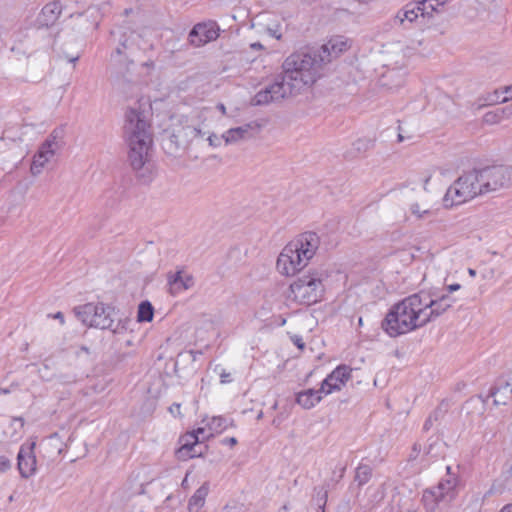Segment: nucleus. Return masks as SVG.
<instances>
[{
  "instance_id": "49530a36",
  "label": "nucleus",
  "mask_w": 512,
  "mask_h": 512,
  "mask_svg": "<svg viewBox=\"0 0 512 512\" xmlns=\"http://www.w3.org/2000/svg\"><path fill=\"white\" fill-rule=\"evenodd\" d=\"M13 424L18 426L19 428H23L24 427V419L19 417V418H14L13 419Z\"/></svg>"
},
{
  "instance_id": "c03bdc74",
  "label": "nucleus",
  "mask_w": 512,
  "mask_h": 512,
  "mask_svg": "<svg viewBox=\"0 0 512 512\" xmlns=\"http://www.w3.org/2000/svg\"><path fill=\"white\" fill-rule=\"evenodd\" d=\"M503 109L505 111V115H506L507 119L512 118V101L510 102L509 105L503 107Z\"/></svg>"
},
{
  "instance_id": "9d476101",
  "label": "nucleus",
  "mask_w": 512,
  "mask_h": 512,
  "mask_svg": "<svg viewBox=\"0 0 512 512\" xmlns=\"http://www.w3.org/2000/svg\"><path fill=\"white\" fill-rule=\"evenodd\" d=\"M62 147V140L55 132L50 134L47 139L39 146L34 154L30 166L32 176H39L44 169L53 162L57 153Z\"/></svg>"
},
{
  "instance_id": "7ed1b4c3",
  "label": "nucleus",
  "mask_w": 512,
  "mask_h": 512,
  "mask_svg": "<svg viewBox=\"0 0 512 512\" xmlns=\"http://www.w3.org/2000/svg\"><path fill=\"white\" fill-rule=\"evenodd\" d=\"M123 138L132 169L141 171L150 162L153 151L150 105L142 99L125 111Z\"/></svg>"
},
{
  "instance_id": "a19ab883",
  "label": "nucleus",
  "mask_w": 512,
  "mask_h": 512,
  "mask_svg": "<svg viewBox=\"0 0 512 512\" xmlns=\"http://www.w3.org/2000/svg\"><path fill=\"white\" fill-rule=\"evenodd\" d=\"M221 442L224 445H228L230 447H234V446L237 445L238 440L235 437H228V438H224Z\"/></svg>"
},
{
  "instance_id": "bf43d9fd",
  "label": "nucleus",
  "mask_w": 512,
  "mask_h": 512,
  "mask_svg": "<svg viewBox=\"0 0 512 512\" xmlns=\"http://www.w3.org/2000/svg\"><path fill=\"white\" fill-rule=\"evenodd\" d=\"M404 83L403 79L398 83V86H401Z\"/></svg>"
},
{
  "instance_id": "5701e85b",
  "label": "nucleus",
  "mask_w": 512,
  "mask_h": 512,
  "mask_svg": "<svg viewBox=\"0 0 512 512\" xmlns=\"http://www.w3.org/2000/svg\"><path fill=\"white\" fill-rule=\"evenodd\" d=\"M459 484L457 475L451 473V467L447 466V477L443 478L436 487L437 493L442 494L445 500H452L456 497V488Z\"/></svg>"
},
{
  "instance_id": "2eb2a0df",
  "label": "nucleus",
  "mask_w": 512,
  "mask_h": 512,
  "mask_svg": "<svg viewBox=\"0 0 512 512\" xmlns=\"http://www.w3.org/2000/svg\"><path fill=\"white\" fill-rule=\"evenodd\" d=\"M432 15L433 7L429 4V2L419 1L416 3L407 4L396 14L395 19L398 20L400 24H404L405 22L412 23L418 18H430Z\"/></svg>"
},
{
  "instance_id": "0eeeda50",
  "label": "nucleus",
  "mask_w": 512,
  "mask_h": 512,
  "mask_svg": "<svg viewBox=\"0 0 512 512\" xmlns=\"http://www.w3.org/2000/svg\"><path fill=\"white\" fill-rule=\"evenodd\" d=\"M328 273L321 269H310L294 280L288 287V299L303 305L320 302L325 294Z\"/></svg>"
},
{
  "instance_id": "6ab92c4d",
  "label": "nucleus",
  "mask_w": 512,
  "mask_h": 512,
  "mask_svg": "<svg viewBox=\"0 0 512 512\" xmlns=\"http://www.w3.org/2000/svg\"><path fill=\"white\" fill-rule=\"evenodd\" d=\"M200 443L199 435L194 432H187L179 438L180 447L176 451V456L182 461L193 457L201 456L202 451L197 450Z\"/></svg>"
},
{
  "instance_id": "20e7f679",
  "label": "nucleus",
  "mask_w": 512,
  "mask_h": 512,
  "mask_svg": "<svg viewBox=\"0 0 512 512\" xmlns=\"http://www.w3.org/2000/svg\"><path fill=\"white\" fill-rule=\"evenodd\" d=\"M320 238L314 232H305L288 242L276 260L277 272L287 278L300 273L315 256Z\"/></svg>"
},
{
  "instance_id": "9b49d317",
  "label": "nucleus",
  "mask_w": 512,
  "mask_h": 512,
  "mask_svg": "<svg viewBox=\"0 0 512 512\" xmlns=\"http://www.w3.org/2000/svg\"><path fill=\"white\" fill-rule=\"evenodd\" d=\"M295 95L296 93L282 74L273 83L258 91L252 98L251 103L255 106H263Z\"/></svg>"
},
{
  "instance_id": "f257e3e1",
  "label": "nucleus",
  "mask_w": 512,
  "mask_h": 512,
  "mask_svg": "<svg viewBox=\"0 0 512 512\" xmlns=\"http://www.w3.org/2000/svg\"><path fill=\"white\" fill-rule=\"evenodd\" d=\"M214 117L215 112L210 107H197L188 114L173 115L169 126L164 130L166 149L174 153L180 148L188 147L198 138H205L208 146L216 149L222 142L225 145H232L253 138L261 128L257 122H250L218 135L210 130Z\"/></svg>"
},
{
  "instance_id": "1a4fd4ad",
  "label": "nucleus",
  "mask_w": 512,
  "mask_h": 512,
  "mask_svg": "<svg viewBox=\"0 0 512 512\" xmlns=\"http://www.w3.org/2000/svg\"><path fill=\"white\" fill-rule=\"evenodd\" d=\"M482 193L488 194L512 187V167L494 166L478 170Z\"/></svg>"
},
{
  "instance_id": "c756f323",
  "label": "nucleus",
  "mask_w": 512,
  "mask_h": 512,
  "mask_svg": "<svg viewBox=\"0 0 512 512\" xmlns=\"http://www.w3.org/2000/svg\"><path fill=\"white\" fill-rule=\"evenodd\" d=\"M154 316V308L149 301H143L138 306L137 321L151 322Z\"/></svg>"
},
{
  "instance_id": "423d86ee",
  "label": "nucleus",
  "mask_w": 512,
  "mask_h": 512,
  "mask_svg": "<svg viewBox=\"0 0 512 512\" xmlns=\"http://www.w3.org/2000/svg\"><path fill=\"white\" fill-rule=\"evenodd\" d=\"M322 61L308 53H293L283 62V75L297 94L310 88L321 77Z\"/></svg>"
},
{
  "instance_id": "f3484780",
  "label": "nucleus",
  "mask_w": 512,
  "mask_h": 512,
  "mask_svg": "<svg viewBox=\"0 0 512 512\" xmlns=\"http://www.w3.org/2000/svg\"><path fill=\"white\" fill-rule=\"evenodd\" d=\"M36 441L25 443L21 446L18 453V469L24 478L32 476L37 469V461L34 453Z\"/></svg>"
},
{
  "instance_id": "09e8293b",
  "label": "nucleus",
  "mask_w": 512,
  "mask_h": 512,
  "mask_svg": "<svg viewBox=\"0 0 512 512\" xmlns=\"http://www.w3.org/2000/svg\"><path fill=\"white\" fill-rule=\"evenodd\" d=\"M79 57H80L79 53H76L74 55H66V59L69 62H73V63H75L79 59Z\"/></svg>"
},
{
  "instance_id": "b1692460",
  "label": "nucleus",
  "mask_w": 512,
  "mask_h": 512,
  "mask_svg": "<svg viewBox=\"0 0 512 512\" xmlns=\"http://www.w3.org/2000/svg\"><path fill=\"white\" fill-rule=\"evenodd\" d=\"M209 490V484L207 482L203 483L188 500L187 510L189 512L200 511L205 505Z\"/></svg>"
},
{
  "instance_id": "f8f14e48",
  "label": "nucleus",
  "mask_w": 512,
  "mask_h": 512,
  "mask_svg": "<svg viewBox=\"0 0 512 512\" xmlns=\"http://www.w3.org/2000/svg\"><path fill=\"white\" fill-rule=\"evenodd\" d=\"M436 203L437 196L434 193L420 190L409 199L408 211L415 219L423 220L435 214Z\"/></svg>"
},
{
  "instance_id": "603ef678",
  "label": "nucleus",
  "mask_w": 512,
  "mask_h": 512,
  "mask_svg": "<svg viewBox=\"0 0 512 512\" xmlns=\"http://www.w3.org/2000/svg\"><path fill=\"white\" fill-rule=\"evenodd\" d=\"M250 47H251L252 49H263V45H262L261 43H259V42L252 43V44L250 45Z\"/></svg>"
},
{
  "instance_id": "ddd939ff",
  "label": "nucleus",
  "mask_w": 512,
  "mask_h": 512,
  "mask_svg": "<svg viewBox=\"0 0 512 512\" xmlns=\"http://www.w3.org/2000/svg\"><path fill=\"white\" fill-rule=\"evenodd\" d=\"M352 369L346 365L336 367L322 382L321 391L324 395L342 390L351 378Z\"/></svg>"
},
{
  "instance_id": "a18cd8bd",
  "label": "nucleus",
  "mask_w": 512,
  "mask_h": 512,
  "mask_svg": "<svg viewBox=\"0 0 512 512\" xmlns=\"http://www.w3.org/2000/svg\"><path fill=\"white\" fill-rule=\"evenodd\" d=\"M503 109L505 111V115H506L507 119L512 118V101L510 102L509 105L503 107Z\"/></svg>"
},
{
  "instance_id": "a878e982",
  "label": "nucleus",
  "mask_w": 512,
  "mask_h": 512,
  "mask_svg": "<svg viewBox=\"0 0 512 512\" xmlns=\"http://www.w3.org/2000/svg\"><path fill=\"white\" fill-rule=\"evenodd\" d=\"M61 13V5L58 2H51L45 5L38 18V22L42 26L53 24Z\"/></svg>"
},
{
  "instance_id": "412c9836",
  "label": "nucleus",
  "mask_w": 512,
  "mask_h": 512,
  "mask_svg": "<svg viewBox=\"0 0 512 512\" xmlns=\"http://www.w3.org/2000/svg\"><path fill=\"white\" fill-rule=\"evenodd\" d=\"M168 283L170 286V292L176 295L191 289L194 286L195 281L194 277L190 273L178 271L169 276Z\"/></svg>"
},
{
  "instance_id": "aec40b11",
  "label": "nucleus",
  "mask_w": 512,
  "mask_h": 512,
  "mask_svg": "<svg viewBox=\"0 0 512 512\" xmlns=\"http://www.w3.org/2000/svg\"><path fill=\"white\" fill-rule=\"evenodd\" d=\"M99 21V12L96 9H88L84 13L78 14L73 18L74 25L80 33L96 30Z\"/></svg>"
},
{
  "instance_id": "2f4dec72",
  "label": "nucleus",
  "mask_w": 512,
  "mask_h": 512,
  "mask_svg": "<svg viewBox=\"0 0 512 512\" xmlns=\"http://www.w3.org/2000/svg\"><path fill=\"white\" fill-rule=\"evenodd\" d=\"M440 170L436 167L426 169L420 176L421 191L431 192L429 190L430 183L433 177L439 173Z\"/></svg>"
},
{
  "instance_id": "6e6d98bb",
  "label": "nucleus",
  "mask_w": 512,
  "mask_h": 512,
  "mask_svg": "<svg viewBox=\"0 0 512 512\" xmlns=\"http://www.w3.org/2000/svg\"><path fill=\"white\" fill-rule=\"evenodd\" d=\"M9 393V390L8 389H2L0 388V394H8Z\"/></svg>"
},
{
  "instance_id": "393cba45",
  "label": "nucleus",
  "mask_w": 512,
  "mask_h": 512,
  "mask_svg": "<svg viewBox=\"0 0 512 512\" xmlns=\"http://www.w3.org/2000/svg\"><path fill=\"white\" fill-rule=\"evenodd\" d=\"M322 395L321 388L318 390L307 389L297 394L296 402L304 409H311L321 401Z\"/></svg>"
},
{
  "instance_id": "a211bd4d",
  "label": "nucleus",
  "mask_w": 512,
  "mask_h": 512,
  "mask_svg": "<svg viewBox=\"0 0 512 512\" xmlns=\"http://www.w3.org/2000/svg\"><path fill=\"white\" fill-rule=\"evenodd\" d=\"M408 58L406 45L401 41L384 45L380 51V59L386 66L403 65Z\"/></svg>"
},
{
  "instance_id": "58836bf2",
  "label": "nucleus",
  "mask_w": 512,
  "mask_h": 512,
  "mask_svg": "<svg viewBox=\"0 0 512 512\" xmlns=\"http://www.w3.org/2000/svg\"><path fill=\"white\" fill-rule=\"evenodd\" d=\"M421 451V446L417 443L413 445L412 453L409 456V460H414L418 457L419 453Z\"/></svg>"
},
{
  "instance_id": "cd10ccee",
  "label": "nucleus",
  "mask_w": 512,
  "mask_h": 512,
  "mask_svg": "<svg viewBox=\"0 0 512 512\" xmlns=\"http://www.w3.org/2000/svg\"><path fill=\"white\" fill-rule=\"evenodd\" d=\"M203 423H207V427L209 430V435H215L220 434L224 430H226L230 426H234L233 421H228L227 419L220 417V416H214L211 418H207L203 420Z\"/></svg>"
},
{
  "instance_id": "473e14b6",
  "label": "nucleus",
  "mask_w": 512,
  "mask_h": 512,
  "mask_svg": "<svg viewBox=\"0 0 512 512\" xmlns=\"http://www.w3.org/2000/svg\"><path fill=\"white\" fill-rule=\"evenodd\" d=\"M366 492L372 498V503L379 502L385 495V489L382 484L369 486Z\"/></svg>"
},
{
  "instance_id": "4d7b16f0",
  "label": "nucleus",
  "mask_w": 512,
  "mask_h": 512,
  "mask_svg": "<svg viewBox=\"0 0 512 512\" xmlns=\"http://www.w3.org/2000/svg\"><path fill=\"white\" fill-rule=\"evenodd\" d=\"M296 344H297V346H298L299 348H303V346H304V344H303L300 340H298V341L296 342Z\"/></svg>"
},
{
  "instance_id": "3c124183",
  "label": "nucleus",
  "mask_w": 512,
  "mask_h": 512,
  "mask_svg": "<svg viewBox=\"0 0 512 512\" xmlns=\"http://www.w3.org/2000/svg\"><path fill=\"white\" fill-rule=\"evenodd\" d=\"M499 512H512V504L505 505Z\"/></svg>"
},
{
  "instance_id": "c9c22d12",
  "label": "nucleus",
  "mask_w": 512,
  "mask_h": 512,
  "mask_svg": "<svg viewBox=\"0 0 512 512\" xmlns=\"http://www.w3.org/2000/svg\"><path fill=\"white\" fill-rule=\"evenodd\" d=\"M266 32L271 37H274L276 39H281L282 33H281V27L279 23H274L272 26H267Z\"/></svg>"
},
{
  "instance_id": "052dcab7",
  "label": "nucleus",
  "mask_w": 512,
  "mask_h": 512,
  "mask_svg": "<svg viewBox=\"0 0 512 512\" xmlns=\"http://www.w3.org/2000/svg\"><path fill=\"white\" fill-rule=\"evenodd\" d=\"M359 325H362V318H359Z\"/></svg>"
},
{
  "instance_id": "4468645a",
  "label": "nucleus",
  "mask_w": 512,
  "mask_h": 512,
  "mask_svg": "<svg viewBox=\"0 0 512 512\" xmlns=\"http://www.w3.org/2000/svg\"><path fill=\"white\" fill-rule=\"evenodd\" d=\"M219 37V27L215 22L196 24L190 31L188 39L195 47H201Z\"/></svg>"
},
{
  "instance_id": "f704fd0d",
  "label": "nucleus",
  "mask_w": 512,
  "mask_h": 512,
  "mask_svg": "<svg viewBox=\"0 0 512 512\" xmlns=\"http://www.w3.org/2000/svg\"><path fill=\"white\" fill-rule=\"evenodd\" d=\"M192 432L199 435L200 443L204 442L214 436V435H209L207 423H204V426L198 427L196 430H193Z\"/></svg>"
},
{
  "instance_id": "864d4df0",
  "label": "nucleus",
  "mask_w": 512,
  "mask_h": 512,
  "mask_svg": "<svg viewBox=\"0 0 512 512\" xmlns=\"http://www.w3.org/2000/svg\"><path fill=\"white\" fill-rule=\"evenodd\" d=\"M468 274L471 276V277H475L476 276V271L472 268H469L468 269Z\"/></svg>"
},
{
  "instance_id": "4c0bfd02",
  "label": "nucleus",
  "mask_w": 512,
  "mask_h": 512,
  "mask_svg": "<svg viewBox=\"0 0 512 512\" xmlns=\"http://www.w3.org/2000/svg\"><path fill=\"white\" fill-rule=\"evenodd\" d=\"M222 512H241V506L237 503H228L224 506Z\"/></svg>"
},
{
  "instance_id": "79ce46f5",
  "label": "nucleus",
  "mask_w": 512,
  "mask_h": 512,
  "mask_svg": "<svg viewBox=\"0 0 512 512\" xmlns=\"http://www.w3.org/2000/svg\"><path fill=\"white\" fill-rule=\"evenodd\" d=\"M215 108L222 116H228L227 108L223 103H218Z\"/></svg>"
},
{
  "instance_id": "dca6fc26",
  "label": "nucleus",
  "mask_w": 512,
  "mask_h": 512,
  "mask_svg": "<svg viewBox=\"0 0 512 512\" xmlns=\"http://www.w3.org/2000/svg\"><path fill=\"white\" fill-rule=\"evenodd\" d=\"M352 41L342 35L330 37L320 49L321 61L329 62L350 49Z\"/></svg>"
},
{
  "instance_id": "72a5a7b5",
  "label": "nucleus",
  "mask_w": 512,
  "mask_h": 512,
  "mask_svg": "<svg viewBox=\"0 0 512 512\" xmlns=\"http://www.w3.org/2000/svg\"><path fill=\"white\" fill-rule=\"evenodd\" d=\"M371 477V469L370 467L363 465L359 466L356 470L355 480L360 484H365L369 478Z\"/></svg>"
},
{
  "instance_id": "e433bc0d",
  "label": "nucleus",
  "mask_w": 512,
  "mask_h": 512,
  "mask_svg": "<svg viewBox=\"0 0 512 512\" xmlns=\"http://www.w3.org/2000/svg\"><path fill=\"white\" fill-rule=\"evenodd\" d=\"M421 2H429V4L433 7V13L438 11L440 6H443L448 0H422Z\"/></svg>"
},
{
  "instance_id": "de8ad7c7",
  "label": "nucleus",
  "mask_w": 512,
  "mask_h": 512,
  "mask_svg": "<svg viewBox=\"0 0 512 512\" xmlns=\"http://www.w3.org/2000/svg\"><path fill=\"white\" fill-rule=\"evenodd\" d=\"M53 318L54 319H57L59 320V322L63 325L65 323V320H64V315L62 312H57L53 315Z\"/></svg>"
},
{
  "instance_id": "8fccbe9b",
  "label": "nucleus",
  "mask_w": 512,
  "mask_h": 512,
  "mask_svg": "<svg viewBox=\"0 0 512 512\" xmlns=\"http://www.w3.org/2000/svg\"><path fill=\"white\" fill-rule=\"evenodd\" d=\"M228 377H229V374H228V373H226V372H222V373L220 374L221 382H222V383H226V382H228V380H227V378H228Z\"/></svg>"
},
{
  "instance_id": "c85d7f7f",
  "label": "nucleus",
  "mask_w": 512,
  "mask_h": 512,
  "mask_svg": "<svg viewBox=\"0 0 512 512\" xmlns=\"http://www.w3.org/2000/svg\"><path fill=\"white\" fill-rule=\"evenodd\" d=\"M442 494L437 493L435 488L426 489L422 495V502L428 512H434L439 502L444 501Z\"/></svg>"
},
{
  "instance_id": "39448f33",
  "label": "nucleus",
  "mask_w": 512,
  "mask_h": 512,
  "mask_svg": "<svg viewBox=\"0 0 512 512\" xmlns=\"http://www.w3.org/2000/svg\"><path fill=\"white\" fill-rule=\"evenodd\" d=\"M73 311L83 325L109 330L114 335L124 334L130 322L128 318L120 317L113 305L104 302H89L75 307Z\"/></svg>"
},
{
  "instance_id": "6e6552de",
  "label": "nucleus",
  "mask_w": 512,
  "mask_h": 512,
  "mask_svg": "<svg viewBox=\"0 0 512 512\" xmlns=\"http://www.w3.org/2000/svg\"><path fill=\"white\" fill-rule=\"evenodd\" d=\"M483 195L478 170H472L459 176L447 189L442 198L445 208L467 203Z\"/></svg>"
},
{
  "instance_id": "bb28decb",
  "label": "nucleus",
  "mask_w": 512,
  "mask_h": 512,
  "mask_svg": "<svg viewBox=\"0 0 512 512\" xmlns=\"http://www.w3.org/2000/svg\"><path fill=\"white\" fill-rule=\"evenodd\" d=\"M486 102L489 105L512 102V85L503 86L487 94Z\"/></svg>"
},
{
  "instance_id": "ea45409f",
  "label": "nucleus",
  "mask_w": 512,
  "mask_h": 512,
  "mask_svg": "<svg viewBox=\"0 0 512 512\" xmlns=\"http://www.w3.org/2000/svg\"><path fill=\"white\" fill-rule=\"evenodd\" d=\"M10 461L5 457H0V471L4 472L10 468Z\"/></svg>"
},
{
  "instance_id": "13d9d810",
  "label": "nucleus",
  "mask_w": 512,
  "mask_h": 512,
  "mask_svg": "<svg viewBox=\"0 0 512 512\" xmlns=\"http://www.w3.org/2000/svg\"><path fill=\"white\" fill-rule=\"evenodd\" d=\"M262 416H263V412H262V411H260V412H259V414L257 415V419H261V418H262Z\"/></svg>"
},
{
  "instance_id": "7c9ffc66",
  "label": "nucleus",
  "mask_w": 512,
  "mask_h": 512,
  "mask_svg": "<svg viewBox=\"0 0 512 512\" xmlns=\"http://www.w3.org/2000/svg\"><path fill=\"white\" fill-rule=\"evenodd\" d=\"M505 119H507V117L505 115V111H504L503 107L496 108L495 110L489 111V112L485 113V115L483 116V121L489 125L497 124Z\"/></svg>"
},
{
  "instance_id": "f03ea898",
  "label": "nucleus",
  "mask_w": 512,
  "mask_h": 512,
  "mask_svg": "<svg viewBox=\"0 0 512 512\" xmlns=\"http://www.w3.org/2000/svg\"><path fill=\"white\" fill-rule=\"evenodd\" d=\"M461 288L460 284H450L446 292L432 296L427 292L412 294L387 313L382 322L383 330L391 337H397L422 328L446 313L456 302L450 294Z\"/></svg>"
},
{
  "instance_id": "37998d69",
  "label": "nucleus",
  "mask_w": 512,
  "mask_h": 512,
  "mask_svg": "<svg viewBox=\"0 0 512 512\" xmlns=\"http://www.w3.org/2000/svg\"><path fill=\"white\" fill-rule=\"evenodd\" d=\"M180 407L181 405L179 403H174L172 406H170L169 410L173 415H180Z\"/></svg>"
},
{
  "instance_id": "4be33fe9",
  "label": "nucleus",
  "mask_w": 512,
  "mask_h": 512,
  "mask_svg": "<svg viewBox=\"0 0 512 512\" xmlns=\"http://www.w3.org/2000/svg\"><path fill=\"white\" fill-rule=\"evenodd\" d=\"M408 57H428L433 53V45L427 38H413L408 41H404Z\"/></svg>"
},
{
  "instance_id": "5fc2aeb1",
  "label": "nucleus",
  "mask_w": 512,
  "mask_h": 512,
  "mask_svg": "<svg viewBox=\"0 0 512 512\" xmlns=\"http://www.w3.org/2000/svg\"><path fill=\"white\" fill-rule=\"evenodd\" d=\"M115 53L117 55H121L122 54V48L121 47L116 48Z\"/></svg>"
}]
</instances>
